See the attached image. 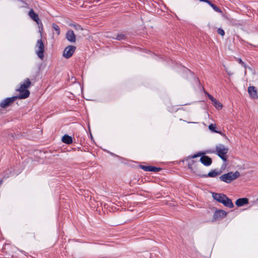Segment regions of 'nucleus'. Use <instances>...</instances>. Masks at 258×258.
I'll return each instance as SVG.
<instances>
[{
	"instance_id": "obj_7",
	"label": "nucleus",
	"mask_w": 258,
	"mask_h": 258,
	"mask_svg": "<svg viewBox=\"0 0 258 258\" xmlns=\"http://www.w3.org/2000/svg\"><path fill=\"white\" fill-rule=\"evenodd\" d=\"M227 215V213L222 210H219L215 212L213 215V219L215 220H220L224 218Z\"/></svg>"
},
{
	"instance_id": "obj_3",
	"label": "nucleus",
	"mask_w": 258,
	"mask_h": 258,
	"mask_svg": "<svg viewBox=\"0 0 258 258\" xmlns=\"http://www.w3.org/2000/svg\"><path fill=\"white\" fill-rule=\"evenodd\" d=\"M216 151L217 154L220 157V158L224 162L227 160V156L226 155L228 151V149L224 145L219 144L216 146Z\"/></svg>"
},
{
	"instance_id": "obj_4",
	"label": "nucleus",
	"mask_w": 258,
	"mask_h": 258,
	"mask_svg": "<svg viewBox=\"0 0 258 258\" xmlns=\"http://www.w3.org/2000/svg\"><path fill=\"white\" fill-rule=\"evenodd\" d=\"M36 53L41 59H43L44 55V44L41 39L38 40L35 45Z\"/></svg>"
},
{
	"instance_id": "obj_18",
	"label": "nucleus",
	"mask_w": 258,
	"mask_h": 258,
	"mask_svg": "<svg viewBox=\"0 0 258 258\" xmlns=\"http://www.w3.org/2000/svg\"><path fill=\"white\" fill-rule=\"evenodd\" d=\"M208 4H209L216 12L218 13H222V11L220 9V8L217 7L216 5L213 4L210 1L209 3H208Z\"/></svg>"
},
{
	"instance_id": "obj_11",
	"label": "nucleus",
	"mask_w": 258,
	"mask_h": 258,
	"mask_svg": "<svg viewBox=\"0 0 258 258\" xmlns=\"http://www.w3.org/2000/svg\"><path fill=\"white\" fill-rule=\"evenodd\" d=\"M28 15L33 20L35 21L38 24H39L40 20L38 17V15L34 12L33 9H31L30 10Z\"/></svg>"
},
{
	"instance_id": "obj_28",
	"label": "nucleus",
	"mask_w": 258,
	"mask_h": 258,
	"mask_svg": "<svg viewBox=\"0 0 258 258\" xmlns=\"http://www.w3.org/2000/svg\"><path fill=\"white\" fill-rule=\"evenodd\" d=\"M228 74L229 75H230V72L228 73Z\"/></svg>"
},
{
	"instance_id": "obj_16",
	"label": "nucleus",
	"mask_w": 258,
	"mask_h": 258,
	"mask_svg": "<svg viewBox=\"0 0 258 258\" xmlns=\"http://www.w3.org/2000/svg\"><path fill=\"white\" fill-rule=\"evenodd\" d=\"M61 141L63 143L67 144H71L73 142L72 138L67 135H65L62 137Z\"/></svg>"
},
{
	"instance_id": "obj_6",
	"label": "nucleus",
	"mask_w": 258,
	"mask_h": 258,
	"mask_svg": "<svg viewBox=\"0 0 258 258\" xmlns=\"http://www.w3.org/2000/svg\"><path fill=\"white\" fill-rule=\"evenodd\" d=\"M17 98H18L17 96L7 98L1 102L0 106L2 108H6L7 106H8L10 104L15 101Z\"/></svg>"
},
{
	"instance_id": "obj_10",
	"label": "nucleus",
	"mask_w": 258,
	"mask_h": 258,
	"mask_svg": "<svg viewBox=\"0 0 258 258\" xmlns=\"http://www.w3.org/2000/svg\"><path fill=\"white\" fill-rule=\"evenodd\" d=\"M140 167L141 169L146 171L158 172L160 170V168L152 166L141 165Z\"/></svg>"
},
{
	"instance_id": "obj_15",
	"label": "nucleus",
	"mask_w": 258,
	"mask_h": 258,
	"mask_svg": "<svg viewBox=\"0 0 258 258\" xmlns=\"http://www.w3.org/2000/svg\"><path fill=\"white\" fill-rule=\"evenodd\" d=\"M248 203V200L247 198H240L236 200L235 204L237 207H242Z\"/></svg>"
},
{
	"instance_id": "obj_21",
	"label": "nucleus",
	"mask_w": 258,
	"mask_h": 258,
	"mask_svg": "<svg viewBox=\"0 0 258 258\" xmlns=\"http://www.w3.org/2000/svg\"><path fill=\"white\" fill-rule=\"evenodd\" d=\"M215 106L218 109H221L222 107V104L216 100V102L214 103Z\"/></svg>"
},
{
	"instance_id": "obj_25",
	"label": "nucleus",
	"mask_w": 258,
	"mask_h": 258,
	"mask_svg": "<svg viewBox=\"0 0 258 258\" xmlns=\"http://www.w3.org/2000/svg\"><path fill=\"white\" fill-rule=\"evenodd\" d=\"M202 154H203V153H198V154H195L194 155H193V156L191 157V158H196V157L201 156Z\"/></svg>"
},
{
	"instance_id": "obj_5",
	"label": "nucleus",
	"mask_w": 258,
	"mask_h": 258,
	"mask_svg": "<svg viewBox=\"0 0 258 258\" xmlns=\"http://www.w3.org/2000/svg\"><path fill=\"white\" fill-rule=\"evenodd\" d=\"M76 48V47L74 46H68L63 51V56L67 58L71 57L74 53Z\"/></svg>"
},
{
	"instance_id": "obj_12",
	"label": "nucleus",
	"mask_w": 258,
	"mask_h": 258,
	"mask_svg": "<svg viewBox=\"0 0 258 258\" xmlns=\"http://www.w3.org/2000/svg\"><path fill=\"white\" fill-rule=\"evenodd\" d=\"M212 197L214 200L221 203L223 200L225 198L226 196L222 194L213 193Z\"/></svg>"
},
{
	"instance_id": "obj_29",
	"label": "nucleus",
	"mask_w": 258,
	"mask_h": 258,
	"mask_svg": "<svg viewBox=\"0 0 258 258\" xmlns=\"http://www.w3.org/2000/svg\"><path fill=\"white\" fill-rule=\"evenodd\" d=\"M228 74L229 75H230V72L228 73Z\"/></svg>"
},
{
	"instance_id": "obj_2",
	"label": "nucleus",
	"mask_w": 258,
	"mask_h": 258,
	"mask_svg": "<svg viewBox=\"0 0 258 258\" xmlns=\"http://www.w3.org/2000/svg\"><path fill=\"white\" fill-rule=\"evenodd\" d=\"M240 176L239 172L236 171L235 172H229L220 176V179L226 183H230L235 180Z\"/></svg>"
},
{
	"instance_id": "obj_26",
	"label": "nucleus",
	"mask_w": 258,
	"mask_h": 258,
	"mask_svg": "<svg viewBox=\"0 0 258 258\" xmlns=\"http://www.w3.org/2000/svg\"><path fill=\"white\" fill-rule=\"evenodd\" d=\"M238 62L239 63L241 64L242 66H243L244 68H246L245 63L241 59H238Z\"/></svg>"
},
{
	"instance_id": "obj_17",
	"label": "nucleus",
	"mask_w": 258,
	"mask_h": 258,
	"mask_svg": "<svg viewBox=\"0 0 258 258\" xmlns=\"http://www.w3.org/2000/svg\"><path fill=\"white\" fill-rule=\"evenodd\" d=\"M221 173V172L220 171H219L217 169H214L209 172L207 176L210 177H215L217 175H220Z\"/></svg>"
},
{
	"instance_id": "obj_22",
	"label": "nucleus",
	"mask_w": 258,
	"mask_h": 258,
	"mask_svg": "<svg viewBox=\"0 0 258 258\" xmlns=\"http://www.w3.org/2000/svg\"><path fill=\"white\" fill-rule=\"evenodd\" d=\"M125 38V36L123 34H118L116 36V39L118 40H123Z\"/></svg>"
},
{
	"instance_id": "obj_9",
	"label": "nucleus",
	"mask_w": 258,
	"mask_h": 258,
	"mask_svg": "<svg viewBox=\"0 0 258 258\" xmlns=\"http://www.w3.org/2000/svg\"><path fill=\"white\" fill-rule=\"evenodd\" d=\"M200 161L204 165L208 166L212 164V159L207 156H203L200 158Z\"/></svg>"
},
{
	"instance_id": "obj_23",
	"label": "nucleus",
	"mask_w": 258,
	"mask_h": 258,
	"mask_svg": "<svg viewBox=\"0 0 258 258\" xmlns=\"http://www.w3.org/2000/svg\"><path fill=\"white\" fill-rule=\"evenodd\" d=\"M217 32H218V33L219 34H220V35H221L222 36H224L225 35L224 31L221 28H219L217 30Z\"/></svg>"
},
{
	"instance_id": "obj_24",
	"label": "nucleus",
	"mask_w": 258,
	"mask_h": 258,
	"mask_svg": "<svg viewBox=\"0 0 258 258\" xmlns=\"http://www.w3.org/2000/svg\"><path fill=\"white\" fill-rule=\"evenodd\" d=\"M208 96L209 98L212 101V102L214 103V102H216V99H215L212 96H211L210 94L208 95Z\"/></svg>"
},
{
	"instance_id": "obj_20",
	"label": "nucleus",
	"mask_w": 258,
	"mask_h": 258,
	"mask_svg": "<svg viewBox=\"0 0 258 258\" xmlns=\"http://www.w3.org/2000/svg\"><path fill=\"white\" fill-rule=\"evenodd\" d=\"M216 125L214 124H211L209 125V128L210 130H211V131L213 132H215V133H219L220 134H221V133L220 132H218L217 131H216L215 129H216Z\"/></svg>"
},
{
	"instance_id": "obj_14",
	"label": "nucleus",
	"mask_w": 258,
	"mask_h": 258,
	"mask_svg": "<svg viewBox=\"0 0 258 258\" xmlns=\"http://www.w3.org/2000/svg\"><path fill=\"white\" fill-rule=\"evenodd\" d=\"M248 92L250 96L253 98H255L258 97L257 95V91L255 87L253 86H250L248 88Z\"/></svg>"
},
{
	"instance_id": "obj_27",
	"label": "nucleus",
	"mask_w": 258,
	"mask_h": 258,
	"mask_svg": "<svg viewBox=\"0 0 258 258\" xmlns=\"http://www.w3.org/2000/svg\"><path fill=\"white\" fill-rule=\"evenodd\" d=\"M2 182L1 180H0V185L2 184Z\"/></svg>"
},
{
	"instance_id": "obj_1",
	"label": "nucleus",
	"mask_w": 258,
	"mask_h": 258,
	"mask_svg": "<svg viewBox=\"0 0 258 258\" xmlns=\"http://www.w3.org/2000/svg\"><path fill=\"white\" fill-rule=\"evenodd\" d=\"M31 83L29 79H26L21 84L20 87L17 89V91L20 92V94L18 96L19 99H25L29 97L30 92L27 89L30 86Z\"/></svg>"
},
{
	"instance_id": "obj_8",
	"label": "nucleus",
	"mask_w": 258,
	"mask_h": 258,
	"mask_svg": "<svg viewBox=\"0 0 258 258\" xmlns=\"http://www.w3.org/2000/svg\"><path fill=\"white\" fill-rule=\"evenodd\" d=\"M66 38L71 42H75L76 40V35L72 30H69L66 33Z\"/></svg>"
},
{
	"instance_id": "obj_19",
	"label": "nucleus",
	"mask_w": 258,
	"mask_h": 258,
	"mask_svg": "<svg viewBox=\"0 0 258 258\" xmlns=\"http://www.w3.org/2000/svg\"><path fill=\"white\" fill-rule=\"evenodd\" d=\"M52 27L53 29L55 31L56 34L57 35H59L60 29H59V26L57 25H56V24L53 23L52 24Z\"/></svg>"
},
{
	"instance_id": "obj_13",
	"label": "nucleus",
	"mask_w": 258,
	"mask_h": 258,
	"mask_svg": "<svg viewBox=\"0 0 258 258\" xmlns=\"http://www.w3.org/2000/svg\"><path fill=\"white\" fill-rule=\"evenodd\" d=\"M221 203L223 204L225 206L230 208H232L234 207V205L232 202V201L227 196L223 200Z\"/></svg>"
}]
</instances>
